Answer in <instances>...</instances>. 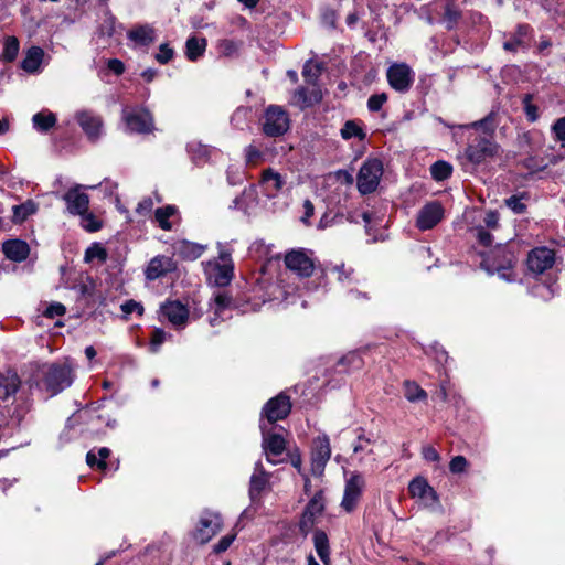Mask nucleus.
<instances>
[{
  "label": "nucleus",
  "instance_id": "09e8293b",
  "mask_svg": "<svg viewBox=\"0 0 565 565\" xmlns=\"http://www.w3.org/2000/svg\"><path fill=\"white\" fill-rule=\"evenodd\" d=\"M250 109L248 107H238L231 117V122L234 127L243 129L249 118Z\"/></svg>",
  "mask_w": 565,
  "mask_h": 565
},
{
  "label": "nucleus",
  "instance_id": "338daca9",
  "mask_svg": "<svg viewBox=\"0 0 565 565\" xmlns=\"http://www.w3.org/2000/svg\"><path fill=\"white\" fill-rule=\"evenodd\" d=\"M220 50L222 54L230 56L237 52L238 45L233 40H222L220 42Z\"/></svg>",
  "mask_w": 565,
  "mask_h": 565
},
{
  "label": "nucleus",
  "instance_id": "f03ea898",
  "mask_svg": "<svg viewBox=\"0 0 565 565\" xmlns=\"http://www.w3.org/2000/svg\"><path fill=\"white\" fill-rule=\"evenodd\" d=\"M46 390L55 395L73 383L72 367L67 362L44 364L40 369Z\"/></svg>",
  "mask_w": 565,
  "mask_h": 565
},
{
  "label": "nucleus",
  "instance_id": "393cba45",
  "mask_svg": "<svg viewBox=\"0 0 565 565\" xmlns=\"http://www.w3.org/2000/svg\"><path fill=\"white\" fill-rule=\"evenodd\" d=\"M324 509V501L322 493H316L313 498L308 502L305 512L300 520L301 531H307L315 521V518L320 515Z\"/></svg>",
  "mask_w": 565,
  "mask_h": 565
},
{
  "label": "nucleus",
  "instance_id": "412c9836",
  "mask_svg": "<svg viewBox=\"0 0 565 565\" xmlns=\"http://www.w3.org/2000/svg\"><path fill=\"white\" fill-rule=\"evenodd\" d=\"M161 313L178 330L186 326L189 309L180 301H167L161 306Z\"/></svg>",
  "mask_w": 565,
  "mask_h": 565
},
{
  "label": "nucleus",
  "instance_id": "5701e85b",
  "mask_svg": "<svg viewBox=\"0 0 565 565\" xmlns=\"http://www.w3.org/2000/svg\"><path fill=\"white\" fill-rule=\"evenodd\" d=\"M269 483V475L264 470L262 462H256L249 481V498L253 503L260 499L262 492Z\"/></svg>",
  "mask_w": 565,
  "mask_h": 565
},
{
  "label": "nucleus",
  "instance_id": "cd10ccee",
  "mask_svg": "<svg viewBox=\"0 0 565 565\" xmlns=\"http://www.w3.org/2000/svg\"><path fill=\"white\" fill-rule=\"evenodd\" d=\"M359 430L360 433L353 444V454L358 457V463L360 466H365L369 461L375 462L376 459L373 450L369 447L372 440L364 436L363 429Z\"/></svg>",
  "mask_w": 565,
  "mask_h": 565
},
{
  "label": "nucleus",
  "instance_id": "6e6d98bb",
  "mask_svg": "<svg viewBox=\"0 0 565 565\" xmlns=\"http://www.w3.org/2000/svg\"><path fill=\"white\" fill-rule=\"evenodd\" d=\"M552 132L554 135V138L556 141L562 142L565 145V116L558 118L553 125H552Z\"/></svg>",
  "mask_w": 565,
  "mask_h": 565
},
{
  "label": "nucleus",
  "instance_id": "4d7b16f0",
  "mask_svg": "<svg viewBox=\"0 0 565 565\" xmlns=\"http://www.w3.org/2000/svg\"><path fill=\"white\" fill-rule=\"evenodd\" d=\"M166 338L167 333L162 329H156L152 332L150 341V351L152 353H157L159 351L160 345L164 342Z\"/></svg>",
  "mask_w": 565,
  "mask_h": 565
},
{
  "label": "nucleus",
  "instance_id": "dca6fc26",
  "mask_svg": "<svg viewBox=\"0 0 565 565\" xmlns=\"http://www.w3.org/2000/svg\"><path fill=\"white\" fill-rule=\"evenodd\" d=\"M233 203L235 209L242 210L245 214L250 215L255 213L256 209L265 203L260 190L258 189V183L252 184L249 188L245 189L241 196L234 199Z\"/></svg>",
  "mask_w": 565,
  "mask_h": 565
},
{
  "label": "nucleus",
  "instance_id": "a19ab883",
  "mask_svg": "<svg viewBox=\"0 0 565 565\" xmlns=\"http://www.w3.org/2000/svg\"><path fill=\"white\" fill-rule=\"evenodd\" d=\"M340 135L344 140H349L351 138H358L359 140H363L366 136L361 125H359V122H356L355 120L345 121L340 130Z\"/></svg>",
  "mask_w": 565,
  "mask_h": 565
},
{
  "label": "nucleus",
  "instance_id": "4be33fe9",
  "mask_svg": "<svg viewBox=\"0 0 565 565\" xmlns=\"http://www.w3.org/2000/svg\"><path fill=\"white\" fill-rule=\"evenodd\" d=\"M175 263L172 257L166 255H158L150 259L146 269L145 276L147 280L153 281L175 269Z\"/></svg>",
  "mask_w": 565,
  "mask_h": 565
},
{
  "label": "nucleus",
  "instance_id": "49530a36",
  "mask_svg": "<svg viewBox=\"0 0 565 565\" xmlns=\"http://www.w3.org/2000/svg\"><path fill=\"white\" fill-rule=\"evenodd\" d=\"M13 210V220L14 222H23L28 216L32 215L36 211V205L28 201L20 205H14Z\"/></svg>",
  "mask_w": 565,
  "mask_h": 565
},
{
  "label": "nucleus",
  "instance_id": "de8ad7c7",
  "mask_svg": "<svg viewBox=\"0 0 565 565\" xmlns=\"http://www.w3.org/2000/svg\"><path fill=\"white\" fill-rule=\"evenodd\" d=\"M81 216V226L90 233L97 232L102 228V222L89 211L83 213Z\"/></svg>",
  "mask_w": 565,
  "mask_h": 565
},
{
  "label": "nucleus",
  "instance_id": "a211bd4d",
  "mask_svg": "<svg viewBox=\"0 0 565 565\" xmlns=\"http://www.w3.org/2000/svg\"><path fill=\"white\" fill-rule=\"evenodd\" d=\"M408 492L412 498L420 500L426 507H433L438 501L436 491L423 477H416L409 482Z\"/></svg>",
  "mask_w": 565,
  "mask_h": 565
},
{
  "label": "nucleus",
  "instance_id": "58836bf2",
  "mask_svg": "<svg viewBox=\"0 0 565 565\" xmlns=\"http://www.w3.org/2000/svg\"><path fill=\"white\" fill-rule=\"evenodd\" d=\"M110 455V450L106 447H102L97 452L92 449L86 455V462L89 467L105 470L107 467L106 459Z\"/></svg>",
  "mask_w": 565,
  "mask_h": 565
},
{
  "label": "nucleus",
  "instance_id": "0e129e2a",
  "mask_svg": "<svg viewBox=\"0 0 565 565\" xmlns=\"http://www.w3.org/2000/svg\"><path fill=\"white\" fill-rule=\"evenodd\" d=\"M65 307L60 302L51 303L44 311V316L47 318L61 317L65 313Z\"/></svg>",
  "mask_w": 565,
  "mask_h": 565
},
{
  "label": "nucleus",
  "instance_id": "680f3d73",
  "mask_svg": "<svg viewBox=\"0 0 565 565\" xmlns=\"http://www.w3.org/2000/svg\"><path fill=\"white\" fill-rule=\"evenodd\" d=\"M386 100L387 96L384 93L372 95L367 100V107L371 111H379Z\"/></svg>",
  "mask_w": 565,
  "mask_h": 565
},
{
  "label": "nucleus",
  "instance_id": "0eeeda50",
  "mask_svg": "<svg viewBox=\"0 0 565 565\" xmlns=\"http://www.w3.org/2000/svg\"><path fill=\"white\" fill-rule=\"evenodd\" d=\"M222 526L223 521L218 513L204 511L200 515L193 539L200 544H205L222 530Z\"/></svg>",
  "mask_w": 565,
  "mask_h": 565
},
{
  "label": "nucleus",
  "instance_id": "a18cd8bd",
  "mask_svg": "<svg viewBox=\"0 0 565 565\" xmlns=\"http://www.w3.org/2000/svg\"><path fill=\"white\" fill-rule=\"evenodd\" d=\"M322 72V66L318 62L307 61L303 65L302 76L308 84L316 85Z\"/></svg>",
  "mask_w": 565,
  "mask_h": 565
},
{
  "label": "nucleus",
  "instance_id": "7ed1b4c3",
  "mask_svg": "<svg viewBox=\"0 0 565 565\" xmlns=\"http://www.w3.org/2000/svg\"><path fill=\"white\" fill-rule=\"evenodd\" d=\"M218 259L210 260L205 264V274L211 284L225 287L233 278L234 265L231 258V253L218 244Z\"/></svg>",
  "mask_w": 565,
  "mask_h": 565
},
{
  "label": "nucleus",
  "instance_id": "6e6552de",
  "mask_svg": "<svg viewBox=\"0 0 565 565\" xmlns=\"http://www.w3.org/2000/svg\"><path fill=\"white\" fill-rule=\"evenodd\" d=\"M388 85L397 93H407L414 81L415 73L406 63H394L386 71Z\"/></svg>",
  "mask_w": 565,
  "mask_h": 565
},
{
  "label": "nucleus",
  "instance_id": "72a5a7b5",
  "mask_svg": "<svg viewBox=\"0 0 565 565\" xmlns=\"http://www.w3.org/2000/svg\"><path fill=\"white\" fill-rule=\"evenodd\" d=\"M56 115L50 110H42L33 115L32 124L39 132H47L56 125Z\"/></svg>",
  "mask_w": 565,
  "mask_h": 565
},
{
  "label": "nucleus",
  "instance_id": "5fc2aeb1",
  "mask_svg": "<svg viewBox=\"0 0 565 565\" xmlns=\"http://www.w3.org/2000/svg\"><path fill=\"white\" fill-rule=\"evenodd\" d=\"M121 311L124 312L125 317L136 312L138 316H142L143 313V307L140 302L135 300H127L120 306Z\"/></svg>",
  "mask_w": 565,
  "mask_h": 565
},
{
  "label": "nucleus",
  "instance_id": "2eb2a0df",
  "mask_svg": "<svg viewBox=\"0 0 565 565\" xmlns=\"http://www.w3.org/2000/svg\"><path fill=\"white\" fill-rule=\"evenodd\" d=\"M63 200L66 203V210L72 215H81L89 209V196L82 185H76L70 189L64 195Z\"/></svg>",
  "mask_w": 565,
  "mask_h": 565
},
{
  "label": "nucleus",
  "instance_id": "ddd939ff",
  "mask_svg": "<svg viewBox=\"0 0 565 565\" xmlns=\"http://www.w3.org/2000/svg\"><path fill=\"white\" fill-rule=\"evenodd\" d=\"M330 457L331 446L329 437L327 435H322L315 438L311 451L312 472L315 475H321Z\"/></svg>",
  "mask_w": 565,
  "mask_h": 565
},
{
  "label": "nucleus",
  "instance_id": "39448f33",
  "mask_svg": "<svg viewBox=\"0 0 565 565\" xmlns=\"http://www.w3.org/2000/svg\"><path fill=\"white\" fill-rule=\"evenodd\" d=\"M126 130L134 134H148L153 130L151 113L142 107H126L122 110Z\"/></svg>",
  "mask_w": 565,
  "mask_h": 565
},
{
  "label": "nucleus",
  "instance_id": "bb28decb",
  "mask_svg": "<svg viewBox=\"0 0 565 565\" xmlns=\"http://www.w3.org/2000/svg\"><path fill=\"white\" fill-rule=\"evenodd\" d=\"M172 248L174 255H178L182 259L195 260L201 257V255L206 249V246L183 239L175 242L172 245Z\"/></svg>",
  "mask_w": 565,
  "mask_h": 565
},
{
  "label": "nucleus",
  "instance_id": "c756f323",
  "mask_svg": "<svg viewBox=\"0 0 565 565\" xmlns=\"http://www.w3.org/2000/svg\"><path fill=\"white\" fill-rule=\"evenodd\" d=\"M2 250L7 258L13 262H22L30 254L29 245L21 239H10L3 243Z\"/></svg>",
  "mask_w": 565,
  "mask_h": 565
},
{
  "label": "nucleus",
  "instance_id": "7c9ffc66",
  "mask_svg": "<svg viewBox=\"0 0 565 565\" xmlns=\"http://www.w3.org/2000/svg\"><path fill=\"white\" fill-rule=\"evenodd\" d=\"M322 99V94L319 88L308 90L305 87H299L292 95V102L300 108L310 107L318 104Z\"/></svg>",
  "mask_w": 565,
  "mask_h": 565
},
{
  "label": "nucleus",
  "instance_id": "8fccbe9b",
  "mask_svg": "<svg viewBox=\"0 0 565 565\" xmlns=\"http://www.w3.org/2000/svg\"><path fill=\"white\" fill-rule=\"evenodd\" d=\"M231 302L232 298L226 292H218L215 295L212 303L213 310H215V315H223L225 310L230 308Z\"/></svg>",
  "mask_w": 565,
  "mask_h": 565
},
{
  "label": "nucleus",
  "instance_id": "e2e57ef3",
  "mask_svg": "<svg viewBox=\"0 0 565 565\" xmlns=\"http://www.w3.org/2000/svg\"><path fill=\"white\" fill-rule=\"evenodd\" d=\"M173 57V50L168 44H161L159 52L156 54V60L160 64H167Z\"/></svg>",
  "mask_w": 565,
  "mask_h": 565
},
{
  "label": "nucleus",
  "instance_id": "9d476101",
  "mask_svg": "<svg viewBox=\"0 0 565 565\" xmlns=\"http://www.w3.org/2000/svg\"><path fill=\"white\" fill-rule=\"evenodd\" d=\"M556 263V253L553 248L546 246L535 247L527 254L526 266L527 269L535 274L541 275L551 269Z\"/></svg>",
  "mask_w": 565,
  "mask_h": 565
},
{
  "label": "nucleus",
  "instance_id": "6ab92c4d",
  "mask_svg": "<svg viewBox=\"0 0 565 565\" xmlns=\"http://www.w3.org/2000/svg\"><path fill=\"white\" fill-rule=\"evenodd\" d=\"M332 180L334 181L332 185L338 192L347 194L349 191H352L354 188H356L360 194L365 195L374 192L377 189L380 179H356V183H354L355 179Z\"/></svg>",
  "mask_w": 565,
  "mask_h": 565
},
{
  "label": "nucleus",
  "instance_id": "2f4dec72",
  "mask_svg": "<svg viewBox=\"0 0 565 565\" xmlns=\"http://www.w3.org/2000/svg\"><path fill=\"white\" fill-rule=\"evenodd\" d=\"M257 183L265 202L284 194L282 179H258Z\"/></svg>",
  "mask_w": 565,
  "mask_h": 565
},
{
  "label": "nucleus",
  "instance_id": "3c124183",
  "mask_svg": "<svg viewBox=\"0 0 565 565\" xmlns=\"http://www.w3.org/2000/svg\"><path fill=\"white\" fill-rule=\"evenodd\" d=\"M363 361L359 352H349L340 359L339 365L347 366L349 370H358L362 366Z\"/></svg>",
  "mask_w": 565,
  "mask_h": 565
},
{
  "label": "nucleus",
  "instance_id": "9b49d317",
  "mask_svg": "<svg viewBox=\"0 0 565 565\" xmlns=\"http://www.w3.org/2000/svg\"><path fill=\"white\" fill-rule=\"evenodd\" d=\"M259 428L263 436V449L266 455L267 461L276 465L277 460L273 457L280 456L286 449V441L280 434L273 433L271 427H268L264 419L259 420Z\"/></svg>",
  "mask_w": 565,
  "mask_h": 565
},
{
  "label": "nucleus",
  "instance_id": "a878e982",
  "mask_svg": "<svg viewBox=\"0 0 565 565\" xmlns=\"http://www.w3.org/2000/svg\"><path fill=\"white\" fill-rule=\"evenodd\" d=\"M188 153L191 158V160L195 164H204L206 163L211 158L216 157L220 154V152L207 145H203L199 140H192L188 143Z\"/></svg>",
  "mask_w": 565,
  "mask_h": 565
},
{
  "label": "nucleus",
  "instance_id": "1a4fd4ad",
  "mask_svg": "<svg viewBox=\"0 0 565 565\" xmlns=\"http://www.w3.org/2000/svg\"><path fill=\"white\" fill-rule=\"evenodd\" d=\"M291 411L289 396L284 393L270 398L263 407L262 417L268 427L278 420L286 418Z\"/></svg>",
  "mask_w": 565,
  "mask_h": 565
},
{
  "label": "nucleus",
  "instance_id": "20e7f679",
  "mask_svg": "<svg viewBox=\"0 0 565 565\" xmlns=\"http://www.w3.org/2000/svg\"><path fill=\"white\" fill-rule=\"evenodd\" d=\"M499 146L488 137H478L473 139L467 147L463 156L462 164L466 167V173H473L467 166L480 164L489 161L498 154Z\"/></svg>",
  "mask_w": 565,
  "mask_h": 565
},
{
  "label": "nucleus",
  "instance_id": "aec40b11",
  "mask_svg": "<svg viewBox=\"0 0 565 565\" xmlns=\"http://www.w3.org/2000/svg\"><path fill=\"white\" fill-rule=\"evenodd\" d=\"M288 269L300 277H309L313 271L312 259L302 250H291L285 257Z\"/></svg>",
  "mask_w": 565,
  "mask_h": 565
},
{
  "label": "nucleus",
  "instance_id": "ea45409f",
  "mask_svg": "<svg viewBox=\"0 0 565 565\" xmlns=\"http://www.w3.org/2000/svg\"><path fill=\"white\" fill-rule=\"evenodd\" d=\"M186 57L190 61H196L206 49V40L204 38L192 36L189 38L185 44Z\"/></svg>",
  "mask_w": 565,
  "mask_h": 565
},
{
  "label": "nucleus",
  "instance_id": "f704fd0d",
  "mask_svg": "<svg viewBox=\"0 0 565 565\" xmlns=\"http://www.w3.org/2000/svg\"><path fill=\"white\" fill-rule=\"evenodd\" d=\"M313 544H315V550L317 552V555L319 556L321 562L324 565H329L330 564V546H329V540H328L327 534L321 530H317L313 533Z\"/></svg>",
  "mask_w": 565,
  "mask_h": 565
},
{
  "label": "nucleus",
  "instance_id": "f8f14e48",
  "mask_svg": "<svg viewBox=\"0 0 565 565\" xmlns=\"http://www.w3.org/2000/svg\"><path fill=\"white\" fill-rule=\"evenodd\" d=\"M365 488V479L360 472H352L347 479L344 486V493L341 501V507L347 511L351 512L358 505V502Z\"/></svg>",
  "mask_w": 565,
  "mask_h": 565
},
{
  "label": "nucleus",
  "instance_id": "37998d69",
  "mask_svg": "<svg viewBox=\"0 0 565 565\" xmlns=\"http://www.w3.org/2000/svg\"><path fill=\"white\" fill-rule=\"evenodd\" d=\"M329 270L337 274V279L343 285L358 282L354 270L352 268H345L344 264L333 265Z\"/></svg>",
  "mask_w": 565,
  "mask_h": 565
},
{
  "label": "nucleus",
  "instance_id": "603ef678",
  "mask_svg": "<svg viewBox=\"0 0 565 565\" xmlns=\"http://www.w3.org/2000/svg\"><path fill=\"white\" fill-rule=\"evenodd\" d=\"M452 173V166L444 160L436 161L430 167L431 177H450Z\"/></svg>",
  "mask_w": 565,
  "mask_h": 565
},
{
  "label": "nucleus",
  "instance_id": "c03bdc74",
  "mask_svg": "<svg viewBox=\"0 0 565 565\" xmlns=\"http://www.w3.org/2000/svg\"><path fill=\"white\" fill-rule=\"evenodd\" d=\"M404 396L409 402H418L427 398V393L415 382L404 383Z\"/></svg>",
  "mask_w": 565,
  "mask_h": 565
},
{
  "label": "nucleus",
  "instance_id": "4468645a",
  "mask_svg": "<svg viewBox=\"0 0 565 565\" xmlns=\"http://www.w3.org/2000/svg\"><path fill=\"white\" fill-rule=\"evenodd\" d=\"M444 207L439 202H429L418 211L416 226L420 231L431 230L444 218Z\"/></svg>",
  "mask_w": 565,
  "mask_h": 565
},
{
  "label": "nucleus",
  "instance_id": "f3484780",
  "mask_svg": "<svg viewBox=\"0 0 565 565\" xmlns=\"http://www.w3.org/2000/svg\"><path fill=\"white\" fill-rule=\"evenodd\" d=\"M76 120L90 141H97L103 135L102 118L89 110H81L76 114Z\"/></svg>",
  "mask_w": 565,
  "mask_h": 565
},
{
  "label": "nucleus",
  "instance_id": "69168bd1",
  "mask_svg": "<svg viewBox=\"0 0 565 565\" xmlns=\"http://www.w3.org/2000/svg\"><path fill=\"white\" fill-rule=\"evenodd\" d=\"M235 537H236V534H227V535L223 536L217 542V544L214 545V547H213L214 552L215 553L225 552L231 546V544L234 542Z\"/></svg>",
  "mask_w": 565,
  "mask_h": 565
},
{
  "label": "nucleus",
  "instance_id": "052dcab7",
  "mask_svg": "<svg viewBox=\"0 0 565 565\" xmlns=\"http://www.w3.org/2000/svg\"><path fill=\"white\" fill-rule=\"evenodd\" d=\"M468 467V461L463 456H456L449 462V470L452 473H461Z\"/></svg>",
  "mask_w": 565,
  "mask_h": 565
},
{
  "label": "nucleus",
  "instance_id": "c9c22d12",
  "mask_svg": "<svg viewBox=\"0 0 565 565\" xmlns=\"http://www.w3.org/2000/svg\"><path fill=\"white\" fill-rule=\"evenodd\" d=\"M178 210L173 205H166L163 207H159L154 212V220L158 225L164 231L172 230V221L170 218L177 217Z\"/></svg>",
  "mask_w": 565,
  "mask_h": 565
},
{
  "label": "nucleus",
  "instance_id": "423d86ee",
  "mask_svg": "<svg viewBox=\"0 0 565 565\" xmlns=\"http://www.w3.org/2000/svg\"><path fill=\"white\" fill-rule=\"evenodd\" d=\"M289 125V116L282 107L270 105L266 108L263 119V131L266 136H282L288 131Z\"/></svg>",
  "mask_w": 565,
  "mask_h": 565
},
{
  "label": "nucleus",
  "instance_id": "473e14b6",
  "mask_svg": "<svg viewBox=\"0 0 565 565\" xmlns=\"http://www.w3.org/2000/svg\"><path fill=\"white\" fill-rule=\"evenodd\" d=\"M44 56V51L40 46H32L26 51V54L21 62V67L28 73H36L40 70Z\"/></svg>",
  "mask_w": 565,
  "mask_h": 565
},
{
  "label": "nucleus",
  "instance_id": "864d4df0",
  "mask_svg": "<svg viewBox=\"0 0 565 565\" xmlns=\"http://www.w3.org/2000/svg\"><path fill=\"white\" fill-rule=\"evenodd\" d=\"M106 250L104 247H102L99 244H94L89 246L85 252V260L92 262L93 259L97 258L99 260L106 259Z\"/></svg>",
  "mask_w": 565,
  "mask_h": 565
},
{
  "label": "nucleus",
  "instance_id": "13d9d810",
  "mask_svg": "<svg viewBox=\"0 0 565 565\" xmlns=\"http://www.w3.org/2000/svg\"><path fill=\"white\" fill-rule=\"evenodd\" d=\"M472 231L476 233V237L481 245L488 247L492 244L493 237L483 226H476Z\"/></svg>",
  "mask_w": 565,
  "mask_h": 565
},
{
  "label": "nucleus",
  "instance_id": "4c0bfd02",
  "mask_svg": "<svg viewBox=\"0 0 565 565\" xmlns=\"http://www.w3.org/2000/svg\"><path fill=\"white\" fill-rule=\"evenodd\" d=\"M531 28L527 24H520L515 33L503 43V49L509 52H516L519 47L523 46L524 38L530 33Z\"/></svg>",
  "mask_w": 565,
  "mask_h": 565
},
{
  "label": "nucleus",
  "instance_id": "b1692460",
  "mask_svg": "<svg viewBox=\"0 0 565 565\" xmlns=\"http://www.w3.org/2000/svg\"><path fill=\"white\" fill-rule=\"evenodd\" d=\"M21 386V380L15 371L8 369L0 372V399L7 401L14 396Z\"/></svg>",
  "mask_w": 565,
  "mask_h": 565
},
{
  "label": "nucleus",
  "instance_id": "c85d7f7f",
  "mask_svg": "<svg viewBox=\"0 0 565 565\" xmlns=\"http://www.w3.org/2000/svg\"><path fill=\"white\" fill-rule=\"evenodd\" d=\"M127 38L139 46H148L156 40L154 29L149 24L136 25L127 33Z\"/></svg>",
  "mask_w": 565,
  "mask_h": 565
},
{
  "label": "nucleus",
  "instance_id": "bf43d9fd",
  "mask_svg": "<svg viewBox=\"0 0 565 565\" xmlns=\"http://www.w3.org/2000/svg\"><path fill=\"white\" fill-rule=\"evenodd\" d=\"M505 204L509 209H511L515 214H522L525 212L526 206L522 203V198L512 195L505 200Z\"/></svg>",
  "mask_w": 565,
  "mask_h": 565
},
{
  "label": "nucleus",
  "instance_id": "774afa93",
  "mask_svg": "<svg viewBox=\"0 0 565 565\" xmlns=\"http://www.w3.org/2000/svg\"><path fill=\"white\" fill-rule=\"evenodd\" d=\"M483 223L487 228L495 230L499 227V214L495 211H488L484 215Z\"/></svg>",
  "mask_w": 565,
  "mask_h": 565
},
{
  "label": "nucleus",
  "instance_id": "e433bc0d",
  "mask_svg": "<svg viewBox=\"0 0 565 565\" xmlns=\"http://www.w3.org/2000/svg\"><path fill=\"white\" fill-rule=\"evenodd\" d=\"M383 173V161L377 157H370L364 161L356 177H382Z\"/></svg>",
  "mask_w": 565,
  "mask_h": 565
},
{
  "label": "nucleus",
  "instance_id": "f257e3e1",
  "mask_svg": "<svg viewBox=\"0 0 565 565\" xmlns=\"http://www.w3.org/2000/svg\"><path fill=\"white\" fill-rule=\"evenodd\" d=\"M515 265L516 256L507 245H499L481 263L482 268L489 275L497 274L507 282L516 280Z\"/></svg>",
  "mask_w": 565,
  "mask_h": 565
},
{
  "label": "nucleus",
  "instance_id": "79ce46f5",
  "mask_svg": "<svg viewBox=\"0 0 565 565\" xmlns=\"http://www.w3.org/2000/svg\"><path fill=\"white\" fill-rule=\"evenodd\" d=\"M19 50H20L19 40L15 36H8L4 40L3 50L0 55V58L3 62H13L19 54Z\"/></svg>",
  "mask_w": 565,
  "mask_h": 565
}]
</instances>
